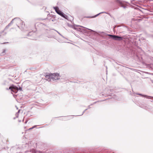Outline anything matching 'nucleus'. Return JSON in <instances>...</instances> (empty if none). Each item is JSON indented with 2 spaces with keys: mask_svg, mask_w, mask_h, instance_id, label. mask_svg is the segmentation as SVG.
<instances>
[{
  "mask_svg": "<svg viewBox=\"0 0 153 153\" xmlns=\"http://www.w3.org/2000/svg\"><path fill=\"white\" fill-rule=\"evenodd\" d=\"M54 8L56 12L62 17L69 21H71L72 20H73V17L72 16L70 15H69V16H68L67 15H64L63 13L59 10V8L58 7H54Z\"/></svg>",
  "mask_w": 153,
  "mask_h": 153,
  "instance_id": "f257e3e1",
  "label": "nucleus"
},
{
  "mask_svg": "<svg viewBox=\"0 0 153 153\" xmlns=\"http://www.w3.org/2000/svg\"><path fill=\"white\" fill-rule=\"evenodd\" d=\"M11 21H13V24L14 22L16 24V25L19 27V26L18 25H19V23H22V27H23L25 26V24H23L24 22H22V20L19 18H15L13 19Z\"/></svg>",
  "mask_w": 153,
  "mask_h": 153,
  "instance_id": "f03ea898",
  "label": "nucleus"
},
{
  "mask_svg": "<svg viewBox=\"0 0 153 153\" xmlns=\"http://www.w3.org/2000/svg\"><path fill=\"white\" fill-rule=\"evenodd\" d=\"M59 79L60 76L59 74L55 73L51 74V81H55V80H58Z\"/></svg>",
  "mask_w": 153,
  "mask_h": 153,
  "instance_id": "7ed1b4c3",
  "label": "nucleus"
},
{
  "mask_svg": "<svg viewBox=\"0 0 153 153\" xmlns=\"http://www.w3.org/2000/svg\"><path fill=\"white\" fill-rule=\"evenodd\" d=\"M107 35L109 36L111 38L116 40L121 41L123 39V38L117 36L113 35L110 34H107Z\"/></svg>",
  "mask_w": 153,
  "mask_h": 153,
  "instance_id": "20e7f679",
  "label": "nucleus"
},
{
  "mask_svg": "<svg viewBox=\"0 0 153 153\" xmlns=\"http://www.w3.org/2000/svg\"><path fill=\"white\" fill-rule=\"evenodd\" d=\"M6 89L7 90L10 89L13 92L15 93H16L19 90L18 88L16 86L13 85L10 86L9 88H7Z\"/></svg>",
  "mask_w": 153,
  "mask_h": 153,
  "instance_id": "39448f33",
  "label": "nucleus"
},
{
  "mask_svg": "<svg viewBox=\"0 0 153 153\" xmlns=\"http://www.w3.org/2000/svg\"><path fill=\"white\" fill-rule=\"evenodd\" d=\"M51 75H46L45 76L46 79L47 80H48V79H49V81H51Z\"/></svg>",
  "mask_w": 153,
  "mask_h": 153,
  "instance_id": "423d86ee",
  "label": "nucleus"
},
{
  "mask_svg": "<svg viewBox=\"0 0 153 153\" xmlns=\"http://www.w3.org/2000/svg\"><path fill=\"white\" fill-rule=\"evenodd\" d=\"M117 0V2L118 3H119L121 5V6L122 7H124V8H125V6H123L122 5H123V3H122V2L121 1H120V0Z\"/></svg>",
  "mask_w": 153,
  "mask_h": 153,
  "instance_id": "0eeeda50",
  "label": "nucleus"
},
{
  "mask_svg": "<svg viewBox=\"0 0 153 153\" xmlns=\"http://www.w3.org/2000/svg\"><path fill=\"white\" fill-rule=\"evenodd\" d=\"M13 24V21H11L7 25L5 28V29L8 28L11 25Z\"/></svg>",
  "mask_w": 153,
  "mask_h": 153,
  "instance_id": "6e6552de",
  "label": "nucleus"
},
{
  "mask_svg": "<svg viewBox=\"0 0 153 153\" xmlns=\"http://www.w3.org/2000/svg\"><path fill=\"white\" fill-rule=\"evenodd\" d=\"M107 13L105 12H101V13H98V14H97V15H95V16H94L93 17H96L97 16H98L99 14H101V13ZM107 14H108V13H107Z\"/></svg>",
  "mask_w": 153,
  "mask_h": 153,
  "instance_id": "1a4fd4ad",
  "label": "nucleus"
},
{
  "mask_svg": "<svg viewBox=\"0 0 153 153\" xmlns=\"http://www.w3.org/2000/svg\"><path fill=\"white\" fill-rule=\"evenodd\" d=\"M137 94L138 95H139L142 96L143 97H150V96H147L145 95H142V94Z\"/></svg>",
  "mask_w": 153,
  "mask_h": 153,
  "instance_id": "9d476101",
  "label": "nucleus"
},
{
  "mask_svg": "<svg viewBox=\"0 0 153 153\" xmlns=\"http://www.w3.org/2000/svg\"><path fill=\"white\" fill-rule=\"evenodd\" d=\"M27 152H32V153H36L35 150L34 149H32V150H31L30 151H28Z\"/></svg>",
  "mask_w": 153,
  "mask_h": 153,
  "instance_id": "9b49d317",
  "label": "nucleus"
},
{
  "mask_svg": "<svg viewBox=\"0 0 153 153\" xmlns=\"http://www.w3.org/2000/svg\"><path fill=\"white\" fill-rule=\"evenodd\" d=\"M77 26H80V27H83V28H85V27H84L82 26H78V25H76ZM87 29H88V30H91V31H92V32H94V31H93V30H91V29H89L88 28H86Z\"/></svg>",
  "mask_w": 153,
  "mask_h": 153,
  "instance_id": "f8f14e48",
  "label": "nucleus"
},
{
  "mask_svg": "<svg viewBox=\"0 0 153 153\" xmlns=\"http://www.w3.org/2000/svg\"><path fill=\"white\" fill-rule=\"evenodd\" d=\"M32 33H34L33 32H31L30 33L28 34V35H30V34Z\"/></svg>",
  "mask_w": 153,
  "mask_h": 153,
  "instance_id": "ddd939ff",
  "label": "nucleus"
},
{
  "mask_svg": "<svg viewBox=\"0 0 153 153\" xmlns=\"http://www.w3.org/2000/svg\"><path fill=\"white\" fill-rule=\"evenodd\" d=\"M78 29H79L80 30H83V29H82L81 28H79Z\"/></svg>",
  "mask_w": 153,
  "mask_h": 153,
  "instance_id": "4468645a",
  "label": "nucleus"
},
{
  "mask_svg": "<svg viewBox=\"0 0 153 153\" xmlns=\"http://www.w3.org/2000/svg\"><path fill=\"white\" fill-rule=\"evenodd\" d=\"M87 109H86L83 112V113L82 114V115L84 113L85 111H86L87 110Z\"/></svg>",
  "mask_w": 153,
  "mask_h": 153,
  "instance_id": "2eb2a0df",
  "label": "nucleus"
},
{
  "mask_svg": "<svg viewBox=\"0 0 153 153\" xmlns=\"http://www.w3.org/2000/svg\"><path fill=\"white\" fill-rule=\"evenodd\" d=\"M36 126H34L33 127H32V128H35L36 127Z\"/></svg>",
  "mask_w": 153,
  "mask_h": 153,
  "instance_id": "dca6fc26",
  "label": "nucleus"
},
{
  "mask_svg": "<svg viewBox=\"0 0 153 153\" xmlns=\"http://www.w3.org/2000/svg\"><path fill=\"white\" fill-rule=\"evenodd\" d=\"M19 89L20 90H22V88L21 87L19 88Z\"/></svg>",
  "mask_w": 153,
  "mask_h": 153,
  "instance_id": "f3484780",
  "label": "nucleus"
},
{
  "mask_svg": "<svg viewBox=\"0 0 153 153\" xmlns=\"http://www.w3.org/2000/svg\"><path fill=\"white\" fill-rule=\"evenodd\" d=\"M20 111V110H19V111H18V112H17V113H19Z\"/></svg>",
  "mask_w": 153,
  "mask_h": 153,
  "instance_id": "a211bd4d",
  "label": "nucleus"
},
{
  "mask_svg": "<svg viewBox=\"0 0 153 153\" xmlns=\"http://www.w3.org/2000/svg\"><path fill=\"white\" fill-rule=\"evenodd\" d=\"M33 129V128H30L29 129V130H31V129Z\"/></svg>",
  "mask_w": 153,
  "mask_h": 153,
  "instance_id": "6ab92c4d",
  "label": "nucleus"
},
{
  "mask_svg": "<svg viewBox=\"0 0 153 153\" xmlns=\"http://www.w3.org/2000/svg\"><path fill=\"white\" fill-rule=\"evenodd\" d=\"M7 43V42H6V43ZM5 43L4 42L3 44H5ZM2 44L3 43H2Z\"/></svg>",
  "mask_w": 153,
  "mask_h": 153,
  "instance_id": "aec40b11",
  "label": "nucleus"
},
{
  "mask_svg": "<svg viewBox=\"0 0 153 153\" xmlns=\"http://www.w3.org/2000/svg\"><path fill=\"white\" fill-rule=\"evenodd\" d=\"M149 1H153V0H149Z\"/></svg>",
  "mask_w": 153,
  "mask_h": 153,
  "instance_id": "412c9836",
  "label": "nucleus"
},
{
  "mask_svg": "<svg viewBox=\"0 0 153 153\" xmlns=\"http://www.w3.org/2000/svg\"><path fill=\"white\" fill-rule=\"evenodd\" d=\"M146 98H149V97H147Z\"/></svg>",
  "mask_w": 153,
  "mask_h": 153,
  "instance_id": "4be33fe9",
  "label": "nucleus"
},
{
  "mask_svg": "<svg viewBox=\"0 0 153 153\" xmlns=\"http://www.w3.org/2000/svg\"><path fill=\"white\" fill-rule=\"evenodd\" d=\"M17 109H18V108L17 107H16Z\"/></svg>",
  "mask_w": 153,
  "mask_h": 153,
  "instance_id": "5701e85b",
  "label": "nucleus"
},
{
  "mask_svg": "<svg viewBox=\"0 0 153 153\" xmlns=\"http://www.w3.org/2000/svg\"><path fill=\"white\" fill-rule=\"evenodd\" d=\"M152 101L153 102V101Z\"/></svg>",
  "mask_w": 153,
  "mask_h": 153,
  "instance_id": "b1692460",
  "label": "nucleus"
}]
</instances>
